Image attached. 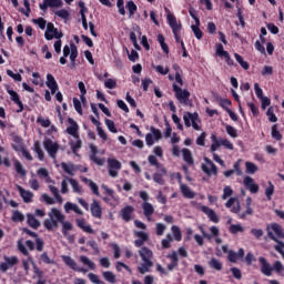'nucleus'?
<instances>
[{
	"mask_svg": "<svg viewBox=\"0 0 284 284\" xmlns=\"http://www.w3.org/2000/svg\"><path fill=\"white\" fill-rule=\"evenodd\" d=\"M225 207L227 210L231 209L232 214H239V217L242 221H245L247 216H252L254 214V210L252 209V197L246 199V211L241 213V202H239V197H230L225 203Z\"/></svg>",
	"mask_w": 284,
	"mask_h": 284,
	"instance_id": "1",
	"label": "nucleus"
},
{
	"mask_svg": "<svg viewBox=\"0 0 284 284\" xmlns=\"http://www.w3.org/2000/svg\"><path fill=\"white\" fill-rule=\"evenodd\" d=\"M69 126L65 129L67 134H70V136H73L75 141L70 142L71 151L73 154H79V151L81 148H83V142L81 141V136L79 135V123L74 121L72 118H68Z\"/></svg>",
	"mask_w": 284,
	"mask_h": 284,
	"instance_id": "2",
	"label": "nucleus"
},
{
	"mask_svg": "<svg viewBox=\"0 0 284 284\" xmlns=\"http://www.w3.org/2000/svg\"><path fill=\"white\" fill-rule=\"evenodd\" d=\"M266 232L271 241L278 243V245H275V251L282 255L284 253V243L282 241H278V239H284L283 227L278 223H272L271 225L266 226ZM274 233L276 234V236H278V239H276Z\"/></svg>",
	"mask_w": 284,
	"mask_h": 284,
	"instance_id": "3",
	"label": "nucleus"
},
{
	"mask_svg": "<svg viewBox=\"0 0 284 284\" xmlns=\"http://www.w3.org/2000/svg\"><path fill=\"white\" fill-rule=\"evenodd\" d=\"M148 161L149 165L158 170L152 176L154 183H158V185H165V179L163 176H168V169H165L154 155H149Z\"/></svg>",
	"mask_w": 284,
	"mask_h": 284,
	"instance_id": "4",
	"label": "nucleus"
},
{
	"mask_svg": "<svg viewBox=\"0 0 284 284\" xmlns=\"http://www.w3.org/2000/svg\"><path fill=\"white\" fill-rule=\"evenodd\" d=\"M139 254L143 261L141 266L138 268L140 274H146V272H150V267L154 266V262H152V258L154 256V253L152 250L148 248V246H143L140 251Z\"/></svg>",
	"mask_w": 284,
	"mask_h": 284,
	"instance_id": "5",
	"label": "nucleus"
},
{
	"mask_svg": "<svg viewBox=\"0 0 284 284\" xmlns=\"http://www.w3.org/2000/svg\"><path fill=\"white\" fill-rule=\"evenodd\" d=\"M183 121L185 128H193V130H196L197 132L201 131V125H199V123H201V118L196 112H185Z\"/></svg>",
	"mask_w": 284,
	"mask_h": 284,
	"instance_id": "6",
	"label": "nucleus"
},
{
	"mask_svg": "<svg viewBox=\"0 0 284 284\" xmlns=\"http://www.w3.org/2000/svg\"><path fill=\"white\" fill-rule=\"evenodd\" d=\"M168 13L166 16V21L170 26V28L172 29V32H173V36H174V39L178 43H181V24H179V22H176V17L172 13H170V10L165 9Z\"/></svg>",
	"mask_w": 284,
	"mask_h": 284,
	"instance_id": "7",
	"label": "nucleus"
},
{
	"mask_svg": "<svg viewBox=\"0 0 284 284\" xmlns=\"http://www.w3.org/2000/svg\"><path fill=\"white\" fill-rule=\"evenodd\" d=\"M172 88L175 94V99L179 101V103H183L184 105H190V97H191L190 91L187 89H182L176 83H173Z\"/></svg>",
	"mask_w": 284,
	"mask_h": 284,
	"instance_id": "8",
	"label": "nucleus"
},
{
	"mask_svg": "<svg viewBox=\"0 0 284 284\" xmlns=\"http://www.w3.org/2000/svg\"><path fill=\"white\" fill-rule=\"evenodd\" d=\"M53 216H55V219H58L59 223L62 224L63 236H68V233L72 232V230H74V225H72L71 222L65 221V215H63L59 209L53 207Z\"/></svg>",
	"mask_w": 284,
	"mask_h": 284,
	"instance_id": "9",
	"label": "nucleus"
},
{
	"mask_svg": "<svg viewBox=\"0 0 284 284\" xmlns=\"http://www.w3.org/2000/svg\"><path fill=\"white\" fill-rule=\"evenodd\" d=\"M150 130L152 133L145 134V143L149 148H152V145H154V141H161V139H163V134L161 133V130L154 126H151Z\"/></svg>",
	"mask_w": 284,
	"mask_h": 284,
	"instance_id": "10",
	"label": "nucleus"
},
{
	"mask_svg": "<svg viewBox=\"0 0 284 284\" xmlns=\"http://www.w3.org/2000/svg\"><path fill=\"white\" fill-rule=\"evenodd\" d=\"M63 32H59V29L54 28V23L49 22L47 24V31L44 32V39L52 41V39H62Z\"/></svg>",
	"mask_w": 284,
	"mask_h": 284,
	"instance_id": "11",
	"label": "nucleus"
},
{
	"mask_svg": "<svg viewBox=\"0 0 284 284\" xmlns=\"http://www.w3.org/2000/svg\"><path fill=\"white\" fill-rule=\"evenodd\" d=\"M43 146L51 159H57V153L59 152V142H53L51 139H45L43 141Z\"/></svg>",
	"mask_w": 284,
	"mask_h": 284,
	"instance_id": "12",
	"label": "nucleus"
},
{
	"mask_svg": "<svg viewBox=\"0 0 284 284\" xmlns=\"http://www.w3.org/2000/svg\"><path fill=\"white\" fill-rule=\"evenodd\" d=\"M4 262L0 264V272H8L10 268L14 267V265H19V257L17 256H3Z\"/></svg>",
	"mask_w": 284,
	"mask_h": 284,
	"instance_id": "13",
	"label": "nucleus"
},
{
	"mask_svg": "<svg viewBox=\"0 0 284 284\" xmlns=\"http://www.w3.org/2000/svg\"><path fill=\"white\" fill-rule=\"evenodd\" d=\"M90 212L93 219H103V207L101 206V202H99V200H92V203L90 204Z\"/></svg>",
	"mask_w": 284,
	"mask_h": 284,
	"instance_id": "14",
	"label": "nucleus"
},
{
	"mask_svg": "<svg viewBox=\"0 0 284 284\" xmlns=\"http://www.w3.org/2000/svg\"><path fill=\"white\" fill-rule=\"evenodd\" d=\"M22 232L24 234H28V236H31L32 239H36V250L37 252H41L43 247L45 246V242L41 237H39V234L37 232L31 231L28 227H23Z\"/></svg>",
	"mask_w": 284,
	"mask_h": 284,
	"instance_id": "15",
	"label": "nucleus"
},
{
	"mask_svg": "<svg viewBox=\"0 0 284 284\" xmlns=\"http://www.w3.org/2000/svg\"><path fill=\"white\" fill-rule=\"evenodd\" d=\"M109 165V175L112 176V179H116L119 176V170H121L122 165L116 159H109L108 160Z\"/></svg>",
	"mask_w": 284,
	"mask_h": 284,
	"instance_id": "16",
	"label": "nucleus"
},
{
	"mask_svg": "<svg viewBox=\"0 0 284 284\" xmlns=\"http://www.w3.org/2000/svg\"><path fill=\"white\" fill-rule=\"evenodd\" d=\"M204 161L207 163V165H210L211 169H209L207 165L202 164V172L207 174V176H212V174L216 176V174H219V168H216V164H214V162H212V160L209 158H205Z\"/></svg>",
	"mask_w": 284,
	"mask_h": 284,
	"instance_id": "17",
	"label": "nucleus"
},
{
	"mask_svg": "<svg viewBox=\"0 0 284 284\" xmlns=\"http://www.w3.org/2000/svg\"><path fill=\"white\" fill-rule=\"evenodd\" d=\"M134 236L138 237V240L134 241L135 247H143V245L150 241V235L143 231H134Z\"/></svg>",
	"mask_w": 284,
	"mask_h": 284,
	"instance_id": "18",
	"label": "nucleus"
},
{
	"mask_svg": "<svg viewBox=\"0 0 284 284\" xmlns=\"http://www.w3.org/2000/svg\"><path fill=\"white\" fill-rule=\"evenodd\" d=\"M91 153L89 155L90 161L95 163V165H103L105 163V159L97 156L99 154V149L94 144L89 145Z\"/></svg>",
	"mask_w": 284,
	"mask_h": 284,
	"instance_id": "19",
	"label": "nucleus"
},
{
	"mask_svg": "<svg viewBox=\"0 0 284 284\" xmlns=\"http://www.w3.org/2000/svg\"><path fill=\"white\" fill-rule=\"evenodd\" d=\"M166 258L171 261V263L166 266L169 272H174L175 267H179V254L176 251H172L166 255Z\"/></svg>",
	"mask_w": 284,
	"mask_h": 284,
	"instance_id": "20",
	"label": "nucleus"
},
{
	"mask_svg": "<svg viewBox=\"0 0 284 284\" xmlns=\"http://www.w3.org/2000/svg\"><path fill=\"white\" fill-rule=\"evenodd\" d=\"M199 230L202 233V236L204 239H207V241H212V239H214V236H219V234H221L217 226H211L210 227L211 234L205 232V229H203V226H199Z\"/></svg>",
	"mask_w": 284,
	"mask_h": 284,
	"instance_id": "21",
	"label": "nucleus"
},
{
	"mask_svg": "<svg viewBox=\"0 0 284 284\" xmlns=\"http://www.w3.org/2000/svg\"><path fill=\"white\" fill-rule=\"evenodd\" d=\"M120 214H121V219L125 221V223H130V221L132 220V214H134V206L132 205L124 206L120 211Z\"/></svg>",
	"mask_w": 284,
	"mask_h": 284,
	"instance_id": "22",
	"label": "nucleus"
},
{
	"mask_svg": "<svg viewBox=\"0 0 284 284\" xmlns=\"http://www.w3.org/2000/svg\"><path fill=\"white\" fill-rule=\"evenodd\" d=\"M8 94L11 97V101L18 105V113L23 112V102L21 101V98L19 97V93H17L14 90H8Z\"/></svg>",
	"mask_w": 284,
	"mask_h": 284,
	"instance_id": "23",
	"label": "nucleus"
},
{
	"mask_svg": "<svg viewBox=\"0 0 284 284\" xmlns=\"http://www.w3.org/2000/svg\"><path fill=\"white\" fill-rule=\"evenodd\" d=\"M47 88L51 90V94H57V90H59V83H57V80L54 79V75L52 73L47 74Z\"/></svg>",
	"mask_w": 284,
	"mask_h": 284,
	"instance_id": "24",
	"label": "nucleus"
},
{
	"mask_svg": "<svg viewBox=\"0 0 284 284\" xmlns=\"http://www.w3.org/2000/svg\"><path fill=\"white\" fill-rule=\"evenodd\" d=\"M258 261H260V264H261L262 274H264V276H272V271L274 268H272L270 263H267V260L262 256V257L258 258Z\"/></svg>",
	"mask_w": 284,
	"mask_h": 284,
	"instance_id": "25",
	"label": "nucleus"
},
{
	"mask_svg": "<svg viewBox=\"0 0 284 284\" xmlns=\"http://www.w3.org/2000/svg\"><path fill=\"white\" fill-rule=\"evenodd\" d=\"M244 185L252 194H257L258 192V184L254 183V179L250 176L244 178Z\"/></svg>",
	"mask_w": 284,
	"mask_h": 284,
	"instance_id": "26",
	"label": "nucleus"
},
{
	"mask_svg": "<svg viewBox=\"0 0 284 284\" xmlns=\"http://www.w3.org/2000/svg\"><path fill=\"white\" fill-rule=\"evenodd\" d=\"M18 192L24 203H32V196H34L32 192L27 191L21 185H18Z\"/></svg>",
	"mask_w": 284,
	"mask_h": 284,
	"instance_id": "27",
	"label": "nucleus"
},
{
	"mask_svg": "<svg viewBox=\"0 0 284 284\" xmlns=\"http://www.w3.org/2000/svg\"><path fill=\"white\" fill-rule=\"evenodd\" d=\"M201 210L204 214H206V216H209L212 223H219V221H221L216 212H214V210L210 209L209 206H202Z\"/></svg>",
	"mask_w": 284,
	"mask_h": 284,
	"instance_id": "28",
	"label": "nucleus"
},
{
	"mask_svg": "<svg viewBox=\"0 0 284 284\" xmlns=\"http://www.w3.org/2000/svg\"><path fill=\"white\" fill-rule=\"evenodd\" d=\"M243 256H245V250L240 248L237 253L234 251H230L227 258L230 263H237L239 258H243Z\"/></svg>",
	"mask_w": 284,
	"mask_h": 284,
	"instance_id": "29",
	"label": "nucleus"
},
{
	"mask_svg": "<svg viewBox=\"0 0 284 284\" xmlns=\"http://www.w3.org/2000/svg\"><path fill=\"white\" fill-rule=\"evenodd\" d=\"M142 210L148 221H152V214H154V206L150 202H144L142 204Z\"/></svg>",
	"mask_w": 284,
	"mask_h": 284,
	"instance_id": "30",
	"label": "nucleus"
},
{
	"mask_svg": "<svg viewBox=\"0 0 284 284\" xmlns=\"http://www.w3.org/2000/svg\"><path fill=\"white\" fill-rule=\"evenodd\" d=\"M75 223L78 225V227H80V230H83L84 232H87V234H94V230L92 229V226L85 224V219H77Z\"/></svg>",
	"mask_w": 284,
	"mask_h": 284,
	"instance_id": "31",
	"label": "nucleus"
},
{
	"mask_svg": "<svg viewBox=\"0 0 284 284\" xmlns=\"http://www.w3.org/2000/svg\"><path fill=\"white\" fill-rule=\"evenodd\" d=\"M27 223L29 227H32V230H39L41 227V222L34 217L32 214L27 215Z\"/></svg>",
	"mask_w": 284,
	"mask_h": 284,
	"instance_id": "32",
	"label": "nucleus"
},
{
	"mask_svg": "<svg viewBox=\"0 0 284 284\" xmlns=\"http://www.w3.org/2000/svg\"><path fill=\"white\" fill-rule=\"evenodd\" d=\"M180 190L184 199H194V196H196V194L190 189V186H187V184H181Z\"/></svg>",
	"mask_w": 284,
	"mask_h": 284,
	"instance_id": "33",
	"label": "nucleus"
},
{
	"mask_svg": "<svg viewBox=\"0 0 284 284\" xmlns=\"http://www.w3.org/2000/svg\"><path fill=\"white\" fill-rule=\"evenodd\" d=\"M49 217L50 219L44 220L43 225L48 232H52L54 230L52 219H57V215H54V209H51V212H49Z\"/></svg>",
	"mask_w": 284,
	"mask_h": 284,
	"instance_id": "34",
	"label": "nucleus"
},
{
	"mask_svg": "<svg viewBox=\"0 0 284 284\" xmlns=\"http://www.w3.org/2000/svg\"><path fill=\"white\" fill-rule=\"evenodd\" d=\"M33 152H36V154H38L39 161H44L45 153L43 152V149H41V142H39V141L34 142Z\"/></svg>",
	"mask_w": 284,
	"mask_h": 284,
	"instance_id": "35",
	"label": "nucleus"
},
{
	"mask_svg": "<svg viewBox=\"0 0 284 284\" xmlns=\"http://www.w3.org/2000/svg\"><path fill=\"white\" fill-rule=\"evenodd\" d=\"M182 154L183 161H185L187 165H194V158L192 156V151H190V149H183Z\"/></svg>",
	"mask_w": 284,
	"mask_h": 284,
	"instance_id": "36",
	"label": "nucleus"
},
{
	"mask_svg": "<svg viewBox=\"0 0 284 284\" xmlns=\"http://www.w3.org/2000/svg\"><path fill=\"white\" fill-rule=\"evenodd\" d=\"M18 250L19 252H21V254H23V256H28L29 262L34 263V260L32 258V256H30V252L28 251L23 242L18 241Z\"/></svg>",
	"mask_w": 284,
	"mask_h": 284,
	"instance_id": "37",
	"label": "nucleus"
},
{
	"mask_svg": "<svg viewBox=\"0 0 284 284\" xmlns=\"http://www.w3.org/2000/svg\"><path fill=\"white\" fill-rule=\"evenodd\" d=\"M61 168L70 176H74V172H77V166L74 164L68 165L65 162H62Z\"/></svg>",
	"mask_w": 284,
	"mask_h": 284,
	"instance_id": "38",
	"label": "nucleus"
},
{
	"mask_svg": "<svg viewBox=\"0 0 284 284\" xmlns=\"http://www.w3.org/2000/svg\"><path fill=\"white\" fill-rule=\"evenodd\" d=\"M13 165H14V170H16L17 174H20V176H26V174H28L26 169H23V164H21V162L19 160H14Z\"/></svg>",
	"mask_w": 284,
	"mask_h": 284,
	"instance_id": "39",
	"label": "nucleus"
},
{
	"mask_svg": "<svg viewBox=\"0 0 284 284\" xmlns=\"http://www.w3.org/2000/svg\"><path fill=\"white\" fill-rule=\"evenodd\" d=\"M70 185L72 186L73 192L77 194H81L83 192V189L81 187V184H79V181L70 178L68 179Z\"/></svg>",
	"mask_w": 284,
	"mask_h": 284,
	"instance_id": "40",
	"label": "nucleus"
},
{
	"mask_svg": "<svg viewBox=\"0 0 284 284\" xmlns=\"http://www.w3.org/2000/svg\"><path fill=\"white\" fill-rule=\"evenodd\" d=\"M272 139L275 141H282L283 135L281 134V131H278V124H273L272 125V131H271Z\"/></svg>",
	"mask_w": 284,
	"mask_h": 284,
	"instance_id": "41",
	"label": "nucleus"
},
{
	"mask_svg": "<svg viewBox=\"0 0 284 284\" xmlns=\"http://www.w3.org/2000/svg\"><path fill=\"white\" fill-rule=\"evenodd\" d=\"M174 241V237H172V234H166V237L161 241L162 250H170L172 247L171 242Z\"/></svg>",
	"mask_w": 284,
	"mask_h": 284,
	"instance_id": "42",
	"label": "nucleus"
},
{
	"mask_svg": "<svg viewBox=\"0 0 284 284\" xmlns=\"http://www.w3.org/2000/svg\"><path fill=\"white\" fill-rule=\"evenodd\" d=\"M102 276L104 278V281H106L108 283H116V275H114V273H112L111 271H104L102 273Z\"/></svg>",
	"mask_w": 284,
	"mask_h": 284,
	"instance_id": "43",
	"label": "nucleus"
},
{
	"mask_svg": "<svg viewBox=\"0 0 284 284\" xmlns=\"http://www.w3.org/2000/svg\"><path fill=\"white\" fill-rule=\"evenodd\" d=\"M209 265L210 267H212V270H216L217 272H221V270H223V263L216 260V257H212L211 261L209 262Z\"/></svg>",
	"mask_w": 284,
	"mask_h": 284,
	"instance_id": "44",
	"label": "nucleus"
},
{
	"mask_svg": "<svg viewBox=\"0 0 284 284\" xmlns=\"http://www.w3.org/2000/svg\"><path fill=\"white\" fill-rule=\"evenodd\" d=\"M11 221H13V223H23V221H26V216L20 211H14L12 213Z\"/></svg>",
	"mask_w": 284,
	"mask_h": 284,
	"instance_id": "45",
	"label": "nucleus"
},
{
	"mask_svg": "<svg viewBox=\"0 0 284 284\" xmlns=\"http://www.w3.org/2000/svg\"><path fill=\"white\" fill-rule=\"evenodd\" d=\"M62 261H63V263H65V265H68V267H70L71 270H77V262H75L74 258H72L71 256L64 255V256H62Z\"/></svg>",
	"mask_w": 284,
	"mask_h": 284,
	"instance_id": "46",
	"label": "nucleus"
},
{
	"mask_svg": "<svg viewBox=\"0 0 284 284\" xmlns=\"http://www.w3.org/2000/svg\"><path fill=\"white\" fill-rule=\"evenodd\" d=\"M171 232H172L175 241L181 242L183 240V234L181 233V229L179 226L173 225L171 227Z\"/></svg>",
	"mask_w": 284,
	"mask_h": 284,
	"instance_id": "47",
	"label": "nucleus"
},
{
	"mask_svg": "<svg viewBox=\"0 0 284 284\" xmlns=\"http://www.w3.org/2000/svg\"><path fill=\"white\" fill-rule=\"evenodd\" d=\"M39 263H44L45 265H54V260L50 258L48 252H44L40 255Z\"/></svg>",
	"mask_w": 284,
	"mask_h": 284,
	"instance_id": "48",
	"label": "nucleus"
},
{
	"mask_svg": "<svg viewBox=\"0 0 284 284\" xmlns=\"http://www.w3.org/2000/svg\"><path fill=\"white\" fill-rule=\"evenodd\" d=\"M246 174H256L258 166L254 162H245Z\"/></svg>",
	"mask_w": 284,
	"mask_h": 284,
	"instance_id": "49",
	"label": "nucleus"
},
{
	"mask_svg": "<svg viewBox=\"0 0 284 284\" xmlns=\"http://www.w3.org/2000/svg\"><path fill=\"white\" fill-rule=\"evenodd\" d=\"M126 10L129 11L130 17H134L139 8L136 7V3H134V1L130 0L126 2Z\"/></svg>",
	"mask_w": 284,
	"mask_h": 284,
	"instance_id": "50",
	"label": "nucleus"
},
{
	"mask_svg": "<svg viewBox=\"0 0 284 284\" xmlns=\"http://www.w3.org/2000/svg\"><path fill=\"white\" fill-rule=\"evenodd\" d=\"M50 192L53 194L54 199L58 201V203H63V197L61 194H59V189L54 185H49Z\"/></svg>",
	"mask_w": 284,
	"mask_h": 284,
	"instance_id": "51",
	"label": "nucleus"
},
{
	"mask_svg": "<svg viewBox=\"0 0 284 284\" xmlns=\"http://www.w3.org/2000/svg\"><path fill=\"white\" fill-rule=\"evenodd\" d=\"M234 57H235V60L237 61V63H240L241 68H243V70H250V63H247V61L243 60L241 54L234 53Z\"/></svg>",
	"mask_w": 284,
	"mask_h": 284,
	"instance_id": "52",
	"label": "nucleus"
},
{
	"mask_svg": "<svg viewBox=\"0 0 284 284\" xmlns=\"http://www.w3.org/2000/svg\"><path fill=\"white\" fill-rule=\"evenodd\" d=\"M80 261L81 263H83V265H88L89 268L97 270V264H94V262H92L88 256L85 255L80 256Z\"/></svg>",
	"mask_w": 284,
	"mask_h": 284,
	"instance_id": "53",
	"label": "nucleus"
},
{
	"mask_svg": "<svg viewBox=\"0 0 284 284\" xmlns=\"http://www.w3.org/2000/svg\"><path fill=\"white\" fill-rule=\"evenodd\" d=\"M104 123H105L109 132H112V134H116L119 132V130H116V125L114 124V121H112L110 119H105Z\"/></svg>",
	"mask_w": 284,
	"mask_h": 284,
	"instance_id": "54",
	"label": "nucleus"
},
{
	"mask_svg": "<svg viewBox=\"0 0 284 284\" xmlns=\"http://www.w3.org/2000/svg\"><path fill=\"white\" fill-rule=\"evenodd\" d=\"M266 116H268V121L271 123H276V121H278V118L276 116V114L274 113V108L270 106L266 111Z\"/></svg>",
	"mask_w": 284,
	"mask_h": 284,
	"instance_id": "55",
	"label": "nucleus"
},
{
	"mask_svg": "<svg viewBox=\"0 0 284 284\" xmlns=\"http://www.w3.org/2000/svg\"><path fill=\"white\" fill-rule=\"evenodd\" d=\"M200 26H197L196 23L195 24H192L191 26V30L194 34L195 38H197L199 40L203 39V31H201V28H199Z\"/></svg>",
	"mask_w": 284,
	"mask_h": 284,
	"instance_id": "56",
	"label": "nucleus"
},
{
	"mask_svg": "<svg viewBox=\"0 0 284 284\" xmlns=\"http://www.w3.org/2000/svg\"><path fill=\"white\" fill-rule=\"evenodd\" d=\"M211 140H212L211 152H216V150H219L221 145V140H219V138H216V135L214 134L211 136Z\"/></svg>",
	"mask_w": 284,
	"mask_h": 284,
	"instance_id": "57",
	"label": "nucleus"
},
{
	"mask_svg": "<svg viewBox=\"0 0 284 284\" xmlns=\"http://www.w3.org/2000/svg\"><path fill=\"white\" fill-rule=\"evenodd\" d=\"M37 123H39L41 125V128H50L52 122L50 121V119H45V118L39 115L37 118Z\"/></svg>",
	"mask_w": 284,
	"mask_h": 284,
	"instance_id": "58",
	"label": "nucleus"
},
{
	"mask_svg": "<svg viewBox=\"0 0 284 284\" xmlns=\"http://www.w3.org/2000/svg\"><path fill=\"white\" fill-rule=\"evenodd\" d=\"M190 17L195 21L197 26H201V20L199 19V11L194 8L189 9Z\"/></svg>",
	"mask_w": 284,
	"mask_h": 284,
	"instance_id": "59",
	"label": "nucleus"
},
{
	"mask_svg": "<svg viewBox=\"0 0 284 284\" xmlns=\"http://www.w3.org/2000/svg\"><path fill=\"white\" fill-rule=\"evenodd\" d=\"M265 196L267 201H272V196H274V184L268 182V187L265 189Z\"/></svg>",
	"mask_w": 284,
	"mask_h": 284,
	"instance_id": "60",
	"label": "nucleus"
},
{
	"mask_svg": "<svg viewBox=\"0 0 284 284\" xmlns=\"http://www.w3.org/2000/svg\"><path fill=\"white\" fill-rule=\"evenodd\" d=\"M49 8H61L63 6V0H45Z\"/></svg>",
	"mask_w": 284,
	"mask_h": 284,
	"instance_id": "61",
	"label": "nucleus"
},
{
	"mask_svg": "<svg viewBox=\"0 0 284 284\" xmlns=\"http://www.w3.org/2000/svg\"><path fill=\"white\" fill-rule=\"evenodd\" d=\"M229 232L231 234H239V232H244V229L240 224H232L229 229Z\"/></svg>",
	"mask_w": 284,
	"mask_h": 284,
	"instance_id": "62",
	"label": "nucleus"
},
{
	"mask_svg": "<svg viewBox=\"0 0 284 284\" xmlns=\"http://www.w3.org/2000/svg\"><path fill=\"white\" fill-rule=\"evenodd\" d=\"M88 278H89V281H91V283H94V284H105V283H103V281H100L99 275H97L94 273H89Z\"/></svg>",
	"mask_w": 284,
	"mask_h": 284,
	"instance_id": "63",
	"label": "nucleus"
},
{
	"mask_svg": "<svg viewBox=\"0 0 284 284\" xmlns=\"http://www.w3.org/2000/svg\"><path fill=\"white\" fill-rule=\"evenodd\" d=\"M251 234L258 241L263 236L264 232L262 229H251Z\"/></svg>",
	"mask_w": 284,
	"mask_h": 284,
	"instance_id": "64",
	"label": "nucleus"
}]
</instances>
